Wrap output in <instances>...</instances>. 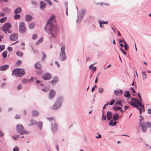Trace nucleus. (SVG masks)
<instances>
[{
	"label": "nucleus",
	"mask_w": 151,
	"mask_h": 151,
	"mask_svg": "<svg viewBox=\"0 0 151 151\" xmlns=\"http://www.w3.org/2000/svg\"><path fill=\"white\" fill-rule=\"evenodd\" d=\"M140 117H141V118L139 120V124L141 127L142 131L144 132H145L147 130V128L145 127V124L142 122V121L143 120V117L141 116H140Z\"/></svg>",
	"instance_id": "nucleus-10"
},
{
	"label": "nucleus",
	"mask_w": 151,
	"mask_h": 151,
	"mask_svg": "<svg viewBox=\"0 0 151 151\" xmlns=\"http://www.w3.org/2000/svg\"><path fill=\"white\" fill-rule=\"evenodd\" d=\"M97 88V86L96 85H95L94 87H93L92 89H91V91L92 92L94 90V88Z\"/></svg>",
	"instance_id": "nucleus-60"
},
{
	"label": "nucleus",
	"mask_w": 151,
	"mask_h": 151,
	"mask_svg": "<svg viewBox=\"0 0 151 151\" xmlns=\"http://www.w3.org/2000/svg\"><path fill=\"white\" fill-rule=\"evenodd\" d=\"M124 96L127 98H131V95L129 91H125L124 92Z\"/></svg>",
	"instance_id": "nucleus-16"
},
{
	"label": "nucleus",
	"mask_w": 151,
	"mask_h": 151,
	"mask_svg": "<svg viewBox=\"0 0 151 151\" xmlns=\"http://www.w3.org/2000/svg\"><path fill=\"white\" fill-rule=\"evenodd\" d=\"M102 119H103L104 120H106V115L104 114V111L102 113Z\"/></svg>",
	"instance_id": "nucleus-41"
},
{
	"label": "nucleus",
	"mask_w": 151,
	"mask_h": 151,
	"mask_svg": "<svg viewBox=\"0 0 151 151\" xmlns=\"http://www.w3.org/2000/svg\"><path fill=\"white\" fill-rule=\"evenodd\" d=\"M55 63L57 65L58 67H60V64L57 61L55 62Z\"/></svg>",
	"instance_id": "nucleus-63"
},
{
	"label": "nucleus",
	"mask_w": 151,
	"mask_h": 151,
	"mask_svg": "<svg viewBox=\"0 0 151 151\" xmlns=\"http://www.w3.org/2000/svg\"><path fill=\"white\" fill-rule=\"evenodd\" d=\"M38 127L40 129H41L42 126V122H40L37 123H36V124Z\"/></svg>",
	"instance_id": "nucleus-25"
},
{
	"label": "nucleus",
	"mask_w": 151,
	"mask_h": 151,
	"mask_svg": "<svg viewBox=\"0 0 151 151\" xmlns=\"http://www.w3.org/2000/svg\"><path fill=\"white\" fill-rule=\"evenodd\" d=\"M16 54L17 56L21 57L23 56V53L22 52L19 51H18L16 52Z\"/></svg>",
	"instance_id": "nucleus-28"
},
{
	"label": "nucleus",
	"mask_w": 151,
	"mask_h": 151,
	"mask_svg": "<svg viewBox=\"0 0 151 151\" xmlns=\"http://www.w3.org/2000/svg\"><path fill=\"white\" fill-rule=\"evenodd\" d=\"M58 81V78L57 77H54L53 80L51 81V83L52 84H55L56 82Z\"/></svg>",
	"instance_id": "nucleus-22"
},
{
	"label": "nucleus",
	"mask_w": 151,
	"mask_h": 151,
	"mask_svg": "<svg viewBox=\"0 0 151 151\" xmlns=\"http://www.w3.org/2000/svg\"><path fill=\"white\" fill-rule=\"evenodd\" d=\"M101 22H102V24H108V22L107 21H104L101 20Z\"/></svg>",
	"instance_id": "nucleus-57"
},
{
	"label": "nucleus",
	"mask_w": 151,
	"mask_h": 151,
	"mask_svg": "<svg viewBox=\"0 0 151 151\" xmlns=\"http://www.w3.org/2000/svg\"><path fill=\"white\" fill-rule=\"evenodd\" d=\"M115 102V101L114 99H112L109 103V105H113Z\"/></svg>",
	"instance_id": "nucleus-48"
},
{
	"label": "nucleus",
	"mask_w": 151,
	"mask_h": 151,
	"mask_svg": "<svg viewBox=\"0 0 151 151\" xmlns=\"http://www.w3.org/2000/svg\"><path fill=\"white\" fill-rule=\"evenodd\" d=\"M86 13V11L85 9H82L80 14L78 16V18L76 20L77 22H79L83 19Z\"/></svg>",
	"instance_id": "nucleus-9"
},
{
	"label": "nucleus",
	"mask_w": 151,
	"mask_h": 151,
	"mask_svg": "<svg viewBox=\"0 0 151 151\" xmlns=\"http://www.w3.org/2000/svg\"><path fill=\"white\" fill-rule=\"evenodd\" d=\"M42 53L43 54V55L42 56V60H43L46 58V56L43 52H42Z\"/></svg>",
	"instance_id": "nucleus-50"
},
{
	"label": "nucleus",
	"mask_w": 151,
	"mask_h": 151,
	"mask_svg": "<svg viewBox=\"0 0 151 151\" xmlns=\"http://www.w3.org/2000/svg\"><path fill=\"white\" fill-rule=\"evenodd\" d=\"M19 137V135H13L12 137L14 140H17Z\"/></svg>",
	"instance_id": "nucleus-31"
},
{
	"label": "nucleus",
	"mask_w": 151,
	"mask_h": 151,
	"mask_svg": "<svg viewBox=\"0 0 151 151\" xmlns=\"http://www.w3.org/2000/svg\"><path fill=\"white\" fill-rule=\"evenodd\" d=\"M31 3L32 5L35 6L37 4V3L34 1H31Z\"/></svg>",
	"instance_id": "nucleus-54"
},
{
	"label": "nucleus",
	"mask_w": 151,
	"mask_h": 151,
	"mask_svg": "<svg viewBox=\"0 0 151 151\" xmlns=\"http://www.w3.org/2000/svg\"><path fill=\"white\" fill-rule=\"evenodd\" d=\"M49 88H42V90L45 92H47L49 90Z\"/></svg>",
	"instance_id": "nucleus-43"
},
{
	"label": "nucleus",
	"mask_w": 151,
	"mask_h": 151,
	"mask_svg": "<svg viewBox=\"0 0 151 151\" xmlns=\"http://www.w3.org/2000/svg\"><path fill=\"white\" fill-rule=\"evenodd\" d=\"M142 78L143 80L146 79L147 78L146 73L145 71H142Z\"/></svg>",
	"instance_id": "nucleus-26"
},
{
	"label": "nucleus",
	"mask_w": 151,
	"mask_h": 151,
	"mask_svg": "<svg viewBox=\"0 0 151 151\" xmlns=\"http://www.w3.org/2000/svg\"><path fill=\"white\" fill-rule=\"evenodd\" d=\"M147 127L150 128L151 127V123L149 122H146L145 123Z\"/></svg>",
	"instance_id": "nucleus-39"
},
{
	"label": "nucleus",
	"mask_w": 151,
	"mask_h": 151,
	"mask_svg": "<svg viewBox=\"0 0 151 151\" xmlns=\"http://www.w3.org/2000/svg\"><path fill=\"white\" fill-rule=\"evenodd\" d=\"M131 100L132 102L130 103V104L139 110L140 114L142 110L143 111H145L144 105L140 101H138L137 99L132 98Z\"/></svg>",
	"instance_id": "nucleus-2"
},
{
	"label": "nucleus",
	"mask_w": 151,
	"mask_h": 151,
	"mask_svg": "<svg viewBox=\"0 0 151 151\" xmlns=\"http://www.w3.org/2000/svg\"><path fill=\"white\" fill-rule=\"evenodd\" d=\"M115 105H119L121 106H123V104L122 103V100H119L118 101H116L115 104Z\"/></svg>",
	"instance_id": "nucleus-21"
},
{
	"label": "nucleus",
	"mask_w": 151,
	"mask_h": 151,
	"mask_svg": "<svg viewBox=\"0 0 151 151\" xmlns=\"http://www.w3.org/2000/svg\"><path fill=\"white\" fill-rule=\"evenodd\" d=\"M4 136V134L2 133L1 131H0V137H2Z\"/></svg>",
	"instance_id": "nucleus-56"
},
{
	"label": "nucleus",
	"mask_w": 151,
	"mask_h": 151,
	"mask_svg": "<svg viewBox=\"0 0 151 151\" xmlns=\"http://www.w3.org/2000/svg\"><path fill=\"white\" fill-rule=\"evenodd\" d=\"M31 124L29 125H33L36 124V122L35 121L33 120H30Z\"/></svg>",
	"instance_id": "nucleus-38"
},
{
	"label": "nucleus",
	"mask_w": 151,
	"mask_h": 151,
	"mask_svg": "<svg viewBox=\"0 0 151 151\" xmlns=\"http://www.w3.org/2000/svg\"><path fill=\"white\" fill-rule=\"evenodd\" d=\"M63 99L61 97L58 98L57 101L51 107V109L55 110L58 109L61 106Z\"/></svg>",
	"instance_id": "nucleus-5"
},
{
	"label": "nucleus",
	"mask_w": 151,
	"mask_h": 151,
	"mask_svg": "<svg viewBox=\"0 0 151 151\" xmlns=\"http://www.w3.org/2000/svg\"><path fill=\"white\" fill-rule=\"evenodd\" d=\"M104 89L103 88H99L98 92L100 93H101L103 92Z\"/></svg>",
	"instance_id": "nucleus-49"
},
{
	"label": "nucleus",
	"mask_w": 151,
	"mask_h": 151,
	"mask_svg": "<svg viewBox=\"0 0 151 151\" xmlns=\"http://www.w3.org/2000/svg\"><path fill=\"white\" fill-rule=\"evenodd\" d=\"M46 4L45 3L41 1L40 2V7L41 9H42L44 8H45L46 6Z\"/></svg>",
	"instance_id": "nucleus-18"
},
{
	"label": "nucleus",
	"mask_w": 151,
	"mask_h": 151,
	"mask_svg": "<svg viewBox=\"0 0 151 151\" xmlns=\"http://www.w3.org/2000/svg\"><path fill=\"white\" fill-rule=\"evenodd\" d=\"M57 124L56 123H55L53 125H52V131L55 132L57 130Z\"/></svg>",
	"instance_id": "nucleus-20"
},
{
	"label": "nucleus",
	"mask_w": 151,
	"mask_h": 151,
	"mask_svg": "<svg viewBox=\"0 0 151 151\" xmlns=\"http://www.w3.org/2000/svg\"><path fill=\"white\" fill-rule=\"evenodd\" d=\"M33 78L32 77L30 80H28L29 81V82L33 81Z\"/></svg>",
	"instance_id": "nucleus-59"
},
{
	"label": "nucleus",
	"mask_w": 151,
	"mask_h": 151,
	"mask_svg": "<svg viewBox=\"0 0 151 151\" xmlns=\"http://www.w3.org/2000/svg\"><path fill=\"white\" fill-rule=\"evenodd\" d=\"M21 88H22V86H21V85H19L17 87V89L18 90H20Z\"/></svg>",
	"instance_id": "nucleus-58"
},
{
	"label": "nucleus",
	"mask_w": 151,
	"mask_h": 151,
	"mask_svg": "<svg viewBox=\"0 0 151 151\" xmlns=\"http://www.w3.org/2000/svg\"><path fill=\"white\" fill-rule=\"evenodd\" d=\"M122 109L121 107H118L117 106H114L113 108V109L115 111H117L118 110H121Z\"/></svg>",
	"instance_id": "nucleus-23"
},
{
	"label": "nucleus",
	"mask_w": 151,
	"mask_h": 151,
	"mask_svg": "<svg viewBox=\"0 0 151 151\" xmlns=\"http://www.w3.org/2000/svg\"><path fill=\"white\" fill-rule=\"evenodd\" d=\"M25 74V72L23 69L16 68L13 70L12 75H14L17 77H21Z\"/></svg>",
	"instance_id": "nucleus-3"
},
{
	"label": "nucleus",
	"mask_w": 151,
	"mask_h": 151,
	"mask_svg": "<svg viewBox=\"0 0 151 151\" xmlns=\"http://www.w3.org/2000/svg\"><path fill=\"white\" fill-rule=\"evenodd\" d=\"M137 96L139 97V101H141L142 100V98L141 97V95L139 93H137Z\"/></svg>",
	"instance_id": "nucleus-46"
},
{
	"label": "nucleus",
	"mask_w": 151,
	"mask_h": 151,
	"mask_svg": "<svg viewBox=\"0 0 151 151\" xmlns=\"http://www.w3.org/2000/svg\"><path fill=\"white\" fill-rule=\"evenodd\" d=\"M89 68L92 71H95L96 70V68L95 66H92V65H91L89 66Z\"/></svg>",
	"instance_id": "nucleus-34"
},
{
	"label": "nucleus",
	"mask_w": 151,
	"mask_h": 151,
	"mask_svg": "<svg viewBox=\"0 0 151 151\" xmlns=\"http://www.w3.org/2000/svg\"><path fill=\"white\" fill-rule=\"evenodd\" d=\"M35 67L37 69H40L41 68V65L39 62H37L35 64Z\"/></svg>",
	"instance_id": "nucleus-24"
},
{
	"label": "nucleus",
	"mask_w": 151,
	"mask_h": 151,
	"mask_svg": "<svg viewBox=\"0 0 151 151\" xmlns=\"http://www.w3.org/2000/svg\"><path fill=\"white\" fill-rule=\"evenodd\" d=\"M101 138V134H98V136L96 137V138L98 139V138Z\"/></svg>",
	"instance_id": "nucleus-55"
},
{
	"label": "nucleus",
	"mask_w": 151,
	"mask_h": 151,
	"mask_svg": "<svg viewBox=\"0 0 151 151\" xmlns=\"http://www.w3.org/2000/svg\"><path fill=\"white\" fill-rule=\"evenodd\" d=\"M11 27L10 23L9 22H7L5 23L3 25L2 28V31L5 33H11V31L9 30V29Z\"/></svg>",
	"instance_id": "nucleus-7"
},
{
	"label": "nucleus",
	"mask_w": 151,
	"mask_h": 151,
	"mask_svg": "<svg viewBox=\"0 0 151 151\" xmlns=\"http://www.w3.org/2000/svg\"><path fill=\"white\" fill-rule=\"evenodd\" d=\"M9 65H5L1 66H0V70L3 71L8 68Z\"/></svg>",
	"instance_id": "nucleus-14"
},
{
	"label": "nucleus",
	"mask_w": 151,
	"mask_h": 151,
	"mask_svg": "<svg viewBox=\"0 0 151 151\" xmlns=\"http://www.w3.org/2000/svg\"><path fill=\"white\" fill-rule=\"evenodd\" d=\"M35 24L33 23H30L29 25V27L30 29H33L34 27Z\"/></svg>",
	"instance_id": "nucleus-36"
},
{
	"label": "nucleus",
	"mask_w": 151,
	"mask_h": 151,
	"mask_svg": "<svg viewBox=\"0 0 151 151\" xmlns=\"http://www.w3.org/2000/svg\"><path fill=\"white\" fill-rule=\"evenodd\" d=\"M6 19L7 17H5L2 18H1L0 19V22L1 23H3L6 20Z\"/></svg>",
	"instance_id": "nucleus-32"
},
{
	"label": "nucleus",
	"mask_w": 151,
	"mask_h": 151,
	"mask_svg": "<svg viewBox=\"0 0 151 151\" xmlns=\"http://www.w3.org/2000/svg\"><path fill=\"white\" fill-rule=\"evenodd\" d=\"M7 52L6 51H4L2 54V56L4 58H6L7 57Z\"/></svg>",
	"instance_id": "nucleus-33"
},
{
	"label": "nucleus",
	"mask_w": 151,
	"mask_h": 151,
	"mask_svg": "<svg viewBox=\"0 0 151 151\" xmlns=\"http://www.w3.org/2000/svg\"><path fill=\"white\" fill-rule=\"evenodd\" d=\"M20 116L19 115H16L15 116V118L16 119H19L20 118Z\"/></svg>",
	"instance_id": "nucleus-62"
},
{
	"label": "nucleus",
	"mask_w": 151,
	"mask_h": 151,
	"mask_svg": "<svg viewBox=\"0 0 151 151\" xmlns=\"http://www.w3.org/2000/svg\"><path fill=\"white\" fill-rule=\"evenodd\" d=\"M56 149L58 151H59V147L58 145H57L56 146Z\"/></svg>",
	"instance_id": "nucleus-64"
},
{
	"label": "nucleus",
	"mask_w": 151,
	"mask_h": 151,
	"mask_svg": "<svg viewBox=\"0 0 151 151\" xmlns=\"http://www.w3.org/2000/svg\"><path fill=\"white\" fill-rule=\"evenodd\" d=\"M55 16L52 15L49 18L45 28V30L48 35L50 38L55 37L53 29V25L51 21L54 19Z\"/></svg>",
	"instance_id": "nucleus-1"
},
{
	"label": "nucleus",
	"mask_w": 151,
	"mask_h": 151,
	"mask_svg": "<svg viewBox=\"0 0 151 151\" xmlns=\"http://www.w3.org/2000/svg\"><path fill=\"white\" fill-rule=\"evenodd\" d=\"M65 46L62 45L60 48V51L59 55L60 59L62 61H64L66 59L67 57L65 52Z\"/></svg>",
	"instance_id": "nucleus-4"
},
{
	"label": "nucleus",
	"mask_w": 151,
	"mask_h": 151,
	"mask_svg": "<svg viewBox=\"0 0 151 151\" xmlns=\"http://www.w3.org/2000/svg\"><path fill=\"white\" fill-rule=\"evenodd\" d=\"M20 17V15L19 14H16L14 16V19H19Z\"/></svg>",
	"instance_id": "nucleus-37"
},
{
	"label": "nucleus",
	"mask_w": 151,
	"mask_h": 151,
	"mask_svg": "<svg viewBox=\"0 0 151 151\" xmlns=\"http://www.w3.org/2000/svg\"><path fill=\"white\" fill-rule=\"evenodd\" d=\"M5 46L4 45H0V52L4 50Z\"/></svg>",
	"instance_id": "nucleus-40"
},
{
	"label": "nucleus",
	"mask_w": 151,
	"mask_h": 151,
	"mask_svg": "<svg viewBox=\"0 0 151 151\" xmlns=\"http://www.w3.org/2000/svg\"><path fill=\"white\" fill-rule=\"evenodd\" d=\"M119 116V114L117 113H115L113 115V119L114 121H116L118 119Z\"/></svg>",
	"instance_id": "nucleus-19"
},
{
	"label": "nucleus",
	"mask_w": 151,
	"mask_h": 151,
	"mask_svg": "<svg viewBox=\"0 0 151 151\" xmlns=\"http://www.w3.org/2000/svg\"><path fill=\"white\" fill-rule=\"evenodd\" d=\"M99 22L100 24V27H104V25H103V24H102V22H101V20H99Z\"/></svg>",
	"instance_id": "nucleus-44"
},
{
	"label": "nucleus",
	"mask_w": 151,
	"mask_h": 151,
	"mask_svg": "<svg viewBox=\"0 0 151 151\" xmlns=\"http://www.w3.org/2000/svg\"><path fill=\"white\" fill-rule=\"evenodd\" d=\"M43 40V38L41 37L40 39L36 43V45H38L42 42Z\"/></svg>",
	"instance_id": "nucleus-35"
},
{
	"label": "nucleus",
	"mask_w": 151,
	"mask_h": 151,
	"mask_svg": "<svg viewBox=\"0 0 151 151\" xmlns=\"http://www.w3.org/2000/svg\"><path fill=\"white\" fill-rule=\"evenodd\" d=\"M22 82L24 83H29V81L28 80L24 78L23 79Z\"/></svg>",
	"instance_id": "nucleus-42"
},
{
	"label": "nucleus",
	"mask_w": 151,
	"mask_h": 151,
	"mask_svg": "<svg viewBox=\"0 0 151 151\" xmlns=\"http://www.w3.org/2000/svg\"><path fill=\"white\" fill-rule=\"evenodd\" d=\"M18 37V35L16 33L12 34L10 36V39L12 41H14L17 39Z\"/></svg>",
	"instance_id": "nucleus-13"
},
{
	"label": "nucleus",
	"mask_w": 151,
	"mask_h": 151,
	"mask_svg": "<svg viewBox=\"0 0 151 151\" xmlns=\"http://www.w3.org/2000/svg\"><path fill=\"white\" fill-rule=\"evenodd\" d=\"M112 113L109 111H108L107 113L106 117L108 120H110L112 117Z\"/></svg>",
	"instance_id": "nucleus-15"
},
{
	"label": "nucleus",
	"mask_w": 151,
	"mask_h": 151,
	"mask_svg": "<svg viewBox=\"0 0 151 151\" xmlns=\"http://www.w3.org/2000/svg\"><path fill=\"white\" fill-rule=\"evenodd\" d=\"M32 116H36L38 115V112L36 110H33L32 112Z\"/></svg>",
	"instance_id": "nucleus-29"
},
{
	"label": "nucleus",
	"mask_w": 151,
	"mask_h": 151,
	"mask_svg": "<svg viewBox=\"0 0 151 151\" xmlns=\"http://www.w3.org/2000/svg\"><path fill=\"white\" fill-rule=\"evenodd\" d=\"M147 112L149 114H151V109H148L147 110Z\"/></svg>",
	"instance_id": "nucleus-61"
},
{
	"label": "nucleus",
	"mask_w": 151,
	"mask_h": 151,
	"mask_svg": "<svg viewBox=\"0 0 151 151\" xmlns=\"http://www.w3.org/2000/svg\"><path fill=\"white\" fill-rule=\"evenodd\" d=\"M123 93L121 90L114 91V93L116 96L120 95Z\"/></svg>",
	"instance_id": "nucleus-17"
},
{
	"label": "nucleus",
	"mask_w": 151,
	"mask_h": 151,
	"mask_svg": "<svg viewBox=\"0 0 151 151\" xmlns=\"http://www.w3.org/2000/svg\"><path fill=\"white\" fill-rule=\"evenodd\" d=\"M19 28L20 31L22 33H24L26 32V29L24 22H22L19 23Z\"/></svg>",
	"instance_id": "nucleus-8"
},
{
	"label": "nucleus",
	"mask_w": 151,
	"mask_h": 151,
	"mask_svg": "<svg viewBox=\"0 0 151 151\" xmlns=\"http://www.w3.org/2000/svg\"><path fill=\"white\" fill-rule=\"evenodd\" d=\"M13 151H19V148L18 147H15L13 149Z\"/></svg>",
	"instance_id": "nucleus-45"
},
{
	"label": "nucleus",
	"mask_w": 151,
	"mask_h": 151,
	"mask_svg": "<svg viewBox=\"0 0 151 151\" xmlns=\"http://www.w3.org/2000/svg\"><path fill=\"white\" fill-rule=\"evenodd\" d=\"M32 19V16L30 15H27L25 17V19L27 21H30Z\"/></svg>",
	"instance_id": "nucleus-30"
},
{
	"label": "nucleus",
	"mask_w": 151,
	"mask_h": 151,
	"mask_svg": "<svg viewBox=\"0 0 151 151\" xmlns=\"http://www.w3.org/2000/svg\"><path fill=\"white\" fill-rule=\"evenodd\" d=\"M16 128L17 132L21 134H28L29 133V132L24 129L23 126L21 124L17 125L16 126Z\"/></svg>",
	"instance_id": "nucleus-6"
},
{
	"label": "nucleus",
	"mask_w": 151,
	"mask_h": 151,
	"mask_svg": "<svg viewBox=\"0 0 151 151\" xmlns=\"http://www.w3.org/2000/svg\"><path fill=\"white\" fill-rule=\"evenodd\" d=\"M22 62L21 60H19L17 62V65H19L21 64Z\"/></svg>",
	"instance_id": "nucleus-52"
},
{
	"label": "nucleus",
	"mask_w": 151,
	"mask_h": 151,
	"mask_svg": "<svg viewBox=\"0 0 151 151\" xmlns=\"http://www.w3.org/2000/svg\"><path fill=\"white\" fill-rule=\"evenodd\" d=\"M7 50L10 52H11L12 51L13 49L12 47H9L7 48Z\"/></svg>",
	"instance_id": "nucleus-51"
},
{
	"label": "nucleus",
	"mask_w": 151,
	"mask_h": 151,
	"mask_svg": "<svg viewBox=\"0 0 151 151\" xmlns=\"http://www.w3.org/2000/svg\"><path fill=\"white\" fill-rule=\"evenodd\" d=\"M113 120H111L110 122L109 123V124L111 126H113Z\"/></svg>",
	"instance_id": "nucleus-53"
},
{
	"label": "nucleus",
	"mask_w": 151,
	"mask_h": 151,
	"mask_svg": "<svg viewBox=\"0 0 151 151\" xmlns=\"http://www.w3.org/2000/svg\"><path fill=\"white\" fill-rule=\"evenodd\" d=\"M37 38V35L36 34H34L32 36V39L33 40L36 39Z\"/></svg>",
	"instance_id": "nucleus-47"
},
{
	"label": "nucleus",
	"mask_w": 151,
	"mask_h": 151,
	"mask_svg": "<svg viewBox=\"0 0 151 151\" xmlns=\"http://www.w3.org/2000/svg\"><path fill=\"white\" fill-rule=\"evenodd\" d=\"M42 78L45 80H47L50 79L51 76L50 74L45 73L42 76Z\"/></svg>",
	"instance_id": "nucleus-11"
},
{
	"label": "nucleus",
	"mask_w": 151,
	"mask_h": 151,
	"mask_svg": "<svg viewBox=\"0 0 151 151\" xmlns=\"http://www.w3.org/2000/svg\"><path fill=\"white\" fill-rule=\"evenodd\" d=\"M21 11V9L20 8H18L16 9L14 11V13L16 14L20 13Z\"/></svg>",
	"instance_id": "nucleus-27"
},
{
	"label": "nucleus",
	"mask_w": 151,
	"mask_h": 151,
	"mask_svg": "<svg viewBox=\"0 0 151 151\" xmlns=\"http://www.w3.org/2000/svg\"><path fill=\"white\" fill-rule=\"evenodd\" d=\"M55 95V91L53 89L50 90L49 94V98L50 99H52L54 97Z\"/></svg>",
	"instance_id": "nucleus-12"
}]
</instances>
